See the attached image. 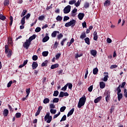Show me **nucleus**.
I'll return each instance as SVG.
<instances>
[{
    "label": "nucleus",
    "instance_id": "obj_1",
    "mask_svg": "<svg viewBox=\"0 0 127 127\" xmlns=\"http://www.w3.org/2000/svg\"><path fill=\"white\" fill-rule=\"evenodd\" d=\"M86 100H87V98L85 96L80 98L77 105L78 109H81V108H82V107L85 105V103H86Z\"/></svg>",
    "mask_w": 127,
    "mask_h": 127
},
{
    "label": "nucleus",
    "instance_id": "obj_2",
    "mask_svg": "<svg viewBox=\"0 0 127 127\" xmlns=\"http://www.w3.org/2000/svg\"><path fill=\"white\" fill-rule=\"evenodd\" d=\"M76 24V20L72 19L68 22L65 24L64 26L65 27H69L70 26H75Z\"/></svg>",
    "mask_w": 127,
    "mask_h": 127
},
{
    "label": "nucleus",
    "instance_id": "obj_3",
    "mask_svg": "<svg viewBox=\"0 0 127 127\" xmlns=\"http://www.w3.org/2000/svg\"><path fill=\"white\" fill-rule=\"evenodd\" d=\"M104 95L106 96V101L107 103H109L110 99H111V92H110V90H106L104 93Z\"/></svg>",
    "mask_w": 127,
    "mask_h": 127
},
{
    "label": "nucleus",
    "instance_id": "obj_4",
    "mask_svg": "<svg viewBox=\"0 0 127 127\" xmlns=\"http://www.w3.org/2000/svg\"><path fill=\"white\" fill-rule=\"evenodd\" d=\"M31 44V43L28 41V40H26V42H24V43L23 45V46L24 48H25L26 49H28L29 48V47L30 46Z\"/></svg>",
    "mask_w": 127,
    "mask_h": 127
},
{
    "label": "nucleus",
    "instance_id": "obj_5",
    "mask_svg": "<svg viewBox=\"0 0 127 127\" xmlns=\"http://www.w3.org/2000/svg\"><path fill=\"white\" fill-rule=\"evenodd\" d=\"M70 11H71V6L70 5H67L64 9V13H69Z\"/></svg>",
    "mask_w": 127,
    "mask_h": 127
},
{
    "label": "nucleus",
    "instance_id": "obj_6",
    "mask_svg": "<svg viewBox=\"0 0 127 127\" xmlns=\"http://www.w3.org/2000/svg\"><path fill=\"white\" fill-rule=\"evenodd\" d=\"M32 69L34 70L38 67V64L36 62H33L32 64Z\"/></svg>",
    "mask_w": 127,
    "mask_h": 127
},
{
    "label": "nucleus",
    "instance_id": "obj_7",
    "mask_svg": "<svg viewBox=\"0 0 127 127\" xmlns=\"http://www.w3.org/2000/svg\"><path fill=\"white\" fill-rule=\"evenodd\" d=\"M35 38H36V35L33 34L32 36H30L27 40L31 43V41L35 39Z\"/></svg>",
    "mask_w": 127,
    "mask_h": 127
},
{
    "label": "nucleus",
    "instance_id": "obj_8",
    "mask_svg": "<svg viewBox=\"0 0 127 127\" xmlns=\"http://www.w3.org/2000/svg\"><path fill=\"white\" fill-rule=\"evenodd\" d=\"M84 16H85V14L83 13H79L78 15V17L79 20H82V19L84 18Z\"/></svg>",
    "mask_w": 127,
    "mask_h": 127
},
{
    "label": "nucleus",
    "instance_id": "obj_9",
    "mask_svg": "<svg viewBox=\"0 0 127 127\" xmlns=\"http://www.w3.org/2000/svg\"><path fill=\"white\" fill-rule=\"evenodd\" d=\"M104 74H105L106 75L102 80L104 81V82H107V81H108V78H109V72H104Z\"/></svg>",
    "mask_w": 127,
    "mask_h": 127
},
{
    "label": "nucleus",
    "instance_id": "obj_10",
    "mask_svg": "<svg viewBox=\"0 0 127 127\" xmlns=\"http://www.w3.org/2000/svg\"><path fill=\"white\" fill-rule=\"evenodd\" d=\"M74 111H75V108H72L71 110L69 111L67 115V117H70V116H72L73 113H74Z\"/></svg>",
    "mask_w": 127,
    "mask_h": 127
},
{
    "label": "nucleus",
    "instance_id": "obj_11",
    "mask_svg": "<svg viewBox=\"0 0 127 127\" xmlns=\"http://www.w3.org/2000/svg\"><path fill=\"white\" fill-rule=\"evenodd\" d=\"M76 12H77V8H74L71 12V15L74 17L76 15Z\"/></svg>",
    "mask_w": 127,
    "mask_h": 127
},
{
    "label": "nucleus",
    "instance_id": "obj_12",
    "mask_svg": "<svg viewBox=\"0 0 127 127\" xmlns=\"http://www.w3.org/2000/svg\"><path fill=\"white\" fill-rule=\"evenodd\" d=\"M90 54L94 56V57H96V56H97V51L95 50H92L90 52Z\"/></svg>",
    "mask_w": 127,
    "mask_h": 127
},
{
    "label": "nucleus",
    "instance_id": "obj_13",
    "mask_svg": "<svg viewBox=\"0 0 127 127\" xmlns=\"http://www.w3.org/2000/svg\"><path fill=\"white\" fill-rule=\"evenodd\" d=\"M86 37H87V36L86 35V33L85 32H82L80 36V39H84V38H86Z\"/></svg>",
    "mask_w": 127,
    "mask_h": 127
},
{
    "label": "nucleus",
    "instance_id": "obj_14",
    "mask_svg": "<svg viewBox=\"0 0 127 127\" xmlns=\"http://www.w3.org/2000/svg\"><path fill=\"white\" fill-rule=\"evenodd\" d=\"M100 88L101 89H104L105 88V87H106V83H105V82H103V81H101L100 82Z\"/></svg>",
    "mask_w": 127,
    "mask_h": 127
},
{
    "label": "nucleus",
    "instance_id": "obj_15",
    "mask_svg": "<svg viewBox=\"0 0 127 127\" xmlns=\"http://www.w3.org/2000/svg\"><path fill=\"white\" fill-rule=\"evenodd\" d=\"M102 100V96H99L97 97L96 99L94 100V103L95 104H97V103H99L100 101Z\"/></svg>",
    "mask_w": 127,
    "mask_h": 127
},
{
    "label": "nucleus",
    "instance_id": "obj_16",
    "mask_svg": "<svg viewBox=\"0 0 127 127\" xmlns=\"http://www.w3.org/2000/svg\"><path fill=\"white\" fill-rule=\"evenodd\" d=\"M8 110L7 109H4L3 112V115L4 116V117H7L8 115Z\"/></svg>",
    "mask_w": 127,
    "mask_h": 127
},
{
    "label": "nucleus",
    "instance_id": "obj_17",
    "mask_svg": "<svg viewBox=\"0 0 127 127\" xmlns=\"http://www.w3.org/2000/svg\"><path fill=\"white\" fill-rule=\"evenodd\" d=\"M59 67V64H53L51 66V69H56V68H58Z\"/></svg>",
    "mask_w": 127,
    "mask_h": 127
},
{
    "label": "nucleus",
    "instance_id": "obj_18",
    "mask_svg": "<svg viewBox=\"0 0 127 127\" xmlns=\"http://www.w3.org/2000/svg\"><path fill=\"white\" fill-rule=\"evenodd\" d=\"M105 6H109V5H110V4H111V0H106L104 3Z\"/></svg>",
    "mask_w": 127,
    "mask_h": 127
},
{
    "label": "nucleus",
    "instance_id": "obj_19",
    "mask_svg": "<svg viewBox=\"0 0 127 127\" xmlns=\"http://www.w3.org/2000/svg\"><path fill=\"white\" fill-rule=\"evenodd\" d=\"M118 101L120 102L123 99V93H117Z\"/></svg>",
    "mask_w": 127,
    "mask_h": 127
},
{
    "label": "nucleus",
    "instance_id": "obj_20",
    "mask_svg": "<svg viewBox=\"0 0 127 127\" xmlns=\"http://www.w3.org/2000/svg\"><path fill=\"white\" fill-rule=\"evenodd\" d=\"M98 72H99V69H98V67H95L93 70V73L94 75H97L98 74Z\"/></svg>",
    "mask_w": 127,
    "mask_h": 127
},
{
    "label": "nucleus",
    "instance_id": "obj_21",
    "mask_svg": "<svg viewBox=\"0 0 127 127\" xmlns=\"http://www.w3.org/2000/svg\"><path fill=\"white\" fill-rule=\"evenodd\" d=\"M51 116H50V113H47L46 114V115L45 116V121L46 122L48 120V119H49Z\"/></svg>",
    "mask_w": 127,
    "mask_h": 127
},
{
    "label": "nucleus",
    "instance_id": "obj_22",
    "mask_svg": "<svg viewBox=\"0 0 127 127\" xmlns=\"http://www.w3.org/2000/svg\"><path fill=\"white\" fill-rule=\"evenodd\" d=\"M49 36H45L43 39V42L45 43V42H47L49 40Z\"/></svg>",
    "mask_w": 127,
    "mask_h": 127
},
{
    "label": "nucleus",
    "instance_id": "obj_23",
    "mask_svg": "<svg viewBox=\"0 0 127 127\" xmlns=\"http://www.w3.org/2000/svg\"><path fill=\"white\" fill-rule=\"evenodd\" d=\"M9 50H10V49H9V48H8V46L7 45H5V53H6V54H7Z\"/></svg>",
    "mask_w": 127,
    "mask_h": 127
},
{
    "label": "nucleus",
    "instance_id": "obj_24",
    "mask_svg": "<svg viewBox=\"0 0 127 127\" xmlns=\"http://www.w3.org/2000/svg\"><path fill=\"white\" fill-rule=\"evenodd\" d=\"M84 41L85 42V43H86V44H87L88 45H90V38L87 37L86 38L84 39Z\"/></svg>",
    "mask_w": 127,
    "mask_h": 127
},
{
    "label": "nucleus",
    "instance_id": "obj_25",
    "mask_svg": "<svg viewBox=\"0 0 127 127\" xmlns=\"http://www.w3.org/2000/svg\"><path fill=\"white\" fill-rule=\"evenodd\" d=\"M84 8H88L90 6V3L88 2H85L84 4Z\"/></svg>",
    "mask_w": 127,
    "mask_h": 127
},
{
    "label": "nucleus",
    "instance_id": "obj_26",
    "mask_svg": "<svg viewBox=\"0 0 127 127\" xmlns=\"http://www.w3.org/2000/svg\"><path fill=\"white\" fill-rule=\"evenodd\" d=\"M50 102V100H49V98H45L43 100L44 104H48Z\"/></svg>",
    "mask_w": 127,
    "mask_h": 127
},
{
    "label": "nucleus",
    "instance_id": "obj_27",
    "mask_svg": "<svg viewBox=\"0 0 127 127\" xmlns=\"http://www.w3.org/2000/svg\"><path fill=\"white\" fill-rule=\"evenodd\" d=\"M25 23V17H23V18H22L21 20V24H22V25H24Z\"/></svg>",
    "mask_w": 127,
    "mask_h": 127
},
{
    "label": "nucleus",
    "instance_id": "obj_28",
    "mask_svg": "<svg viewBox=\"0 0 127 127\" xmlns=\"http://www.w3.org/2000/svg\"><path fill=\"white\" fill-rule=\"evenodd\" d=\"M26 12H27V10L26 9L23 10V11L21 14V17H22V16H24V15L26 14Z\"/></svg>",
    "mask_w": 127,
    "mask_h": 127
},
{
    "label": "nucleus",
    "instance_id": "obj_29",
    "mask_svg": "<svg viewBox=\"0 0 127 127\" xmlns=\"http://www.w3.org/2000/svg\"><path fill=\"white\" fill-rule=\"evenodd\" d=\"M62 19H63V17H61L60 15H58L56 18V20L58 21H62Z\"/></svg>",
    "mask_w": 127,
    "mask_h": 127
},
{
    "label": "nucleus",
    "instance_id": "obj_30",
    "mask_svg": "<svg viewBox=\"0 0 127 127\" xmlns=\"http://www.w3.org/2000/svg\"><path fill=\"white\" fill-rule=\"evenodd\" d=\"M49 52L47 51H45L42 53V55L44 56V57H46L48 56Z\"/></svg>",
    "mask_w": 127,
    "mask_h": 127
},
{
    "label": "nucleus",
    "instance_id": "obj_31",
    "mask_svg": "<svg viewBox=\"0 0 127 127\" xmlns=\"http://www.w3.org/2000/svg\"><path fill=\"white\" fill-rule=\"evenodd\" d=\"M3 4L4 6H6V5H8V4H9V0H5L4 1Z\"/></svg>",
    "mask_w": 127,
    "mask_h": 127
},
{
    "label": "nucleus",
    "instance_id": "obj_32",
    "mask_svg": "<svg viewBox=\"0 0 127 127\" xmlns=\"http://www.w3.org/2000/svg\"><path fill=\"white\" fill-rule=\"evenodd\" d=\"M11 52H12L11 50H9V51L7 53V57H8V58H10V57H11V55H12Z\"/></svg>",
    "mask_w": 127,
    "mask_h": 127
},
{
    "label": "nucleus",
    "instance_id": "obj_33",
    "mask_svg": "<svg viewBox=\"0 0 127 127\" xmlns=\"http://www.w3.org/2000/svg\"><path fill=\"white\" fill-rule=\"evenodd\" d=\"M116 90L117 91V94L121 93V92H122V89H121V85H119L116 89Z\"/></svg>",
    "mask_w": 127,
    "mask_h": 127
},
{
    "label": "nucleus",
    "instance_id": "obj_34",
    "mask_svg": "<svg viewBox=\"0 0 127 127\" xmlns=\"http://www.w3.org/2000/svg\"><path fill=\"white\" fill-rule=\"evenodd\" d=\"M15 118H16L17 119H19V118H20V117H21V113H17L15 114Z\"/></svg>",
    "mask_w": 127,
    "mask_h": 127
},
{
    "label": "nucleus",
    "instance_id": "obj_35",
    "mask_svg": "<svg viewBox=\"0 0 127 127\" xmlns=\"http://www.w3.org/2000/svg\"><path fill=\"white\" fill-rule=\"evenodd\" d=\"M67 87H68V84H65L64 87L62 88V91L65 92L67 90Z\"/></svg>",
    "mask_w": 127,
    "mask_h": 127
},
{
    "label": "nucleus",
    "instance_id": "obj_36",
    "mask_svg": "<svg viewBox=\"0 0 127 127\" xmlns=\"http://www.w3.org/2000/svg\"><path fill=\"white\" fill-rule=\"evenodd\" d=\"M66 110V106H63L60 108V112L63 113Z\"/></svg>",
    "mask_w": 127,
    "mask_h": 127
},
{
    "label": "nucleus",
    "instance_id": "obj_37",
    "mask_svg": "<svg viewBox=\"0 0 127 127\" xmlns=\"http://www.w3.org/2000/svg\"><path fill=\"white\" fill-rule=\"evenodd\" d=\"M58 95H59V91H58V90L55 91L53 94L54 97H57Z\"/></svg>",
    "mask_w": 127,
    "mask_h": 127
},
{
    "label": "nucleus",
    "instance_id": "obj_38",
    "mask_svg": "<svg viewBox=\"0 0 127 127\" xmlns=\"http://www.w3.org/2000/svg\"><path fill=\"white\" fill-rule=\"evenodd\" d=\"M26 93L27 94V97H28V96H29V94H30V89L29 88L26 89Z\"/></svg>",
    "mask_w": 127,
    "mask_h": 127
},
{
    "label": "nucleus",
    "instance_id": "obj_39",
    "mask_svg": "<svg viewBox=\"0 0 127 127\" xmlns=\"http://www.w3.org/2000/svg\"><path fill=\"white\" fill-rule=\"evenodd\" d=\"M51 121H52V116H51L50 118H48L47 120L46 123H47V124H50V123H51Z\"/></svg>",
    "mask_w": 127,
    "mask_h": 127
},
{
    "label": "nucleus",
    "instance_id": "obj_40",
    "mask_svg": "<svg viewBox=\"0 0 127 127\" xmlns=\"http://www.w3.org/2000/svg\"><path fill=\"white\" fill-rule=\"evenodd\" d=\"M6 18V17H5L4 15H3L2 14H0V19H1V20H5Z\"/></svg>",
    "mask_w": 127,
    "mask_h": 127
},
{
    "label": "nucleus",
    "instance_id": "obj_41",
    "mask_svg": "<svg viewBox=\"0 0 127 127\" xmlns=\"http://www.w3.org/2000/svg\"><path fill=\"white\" fill-rule=\"evenodd\" d=\"M44 18H45V16H44V15H41L39 16L38 20L42 21L44 20Z\"/></svg>",
    "mask_w": 127,
    "mask_h": 127
},
{
    "label": "nucleus",
    "instance_id": "obj_42",
    "mask_svg": "<svg viewBox=\"0 0 127 127\" xmlns=\"http://www.w3.org/2000/svg\"><path fill=\"white\" fill-rule=\"evenodd\" d=\"M66 85L68 86V89H69V90H72V87H73V85L72 84V83H68L66 84Z\"/></svg>",
    "mask_w": 127,
    "mask_h": 127
},
{
    "label": "nucleus",
    "instance_id": "obj_43",
    "mask_svg": "<svg viewBox=\"0 0 127 127\" xmlns=\"http://www.w3.org/2000/svg\"><path fill=\"white\" fill-rule=\"evenodd\" d=\"M67 117L65 115H64L61 119L60 122H64V121H66Z\"/></svg>",
    "mask_w": 127,
    "mask_h": 127
},
{
    "label": "nucleus",
    "instance_id": "obj_44",
    "mask_svg": "<svg viewBox=\"0 0 127 127\" xmlns=\"http://www.w3.org/2000/svg\"><path fill=\"white\" fill-rule=\"evenodd\" d=\"M83 56V53H81L79 55V54L77 53L75 55V59L78 58L79 57H82Z\"/></svg>",
    "mask_w": 127,
    "mask_h": 127
},
{
    "label": "nucleus",
    "instance_id": "obj_45",
    "mask_svg": "<svg viewBox=\"0 0 127 127\" xmlns=\"http://www.w3.org/2000/svg\"><path fill=\"white\" fill-rule=\"evenodd\" d=\"M57 37L58 39H59V40H60V39H61V38L63 37V34L60 33V34L58 35Z\"/></svg>",
    "mask_w": 127,
    "mask_h": 127
},
{
    "label": "nucleus",
    "instance_id": "obj_46",
    "mask_svg": "<svg viewBox=\"0 0 127 127\" xmlns=\"http://www.w3.org/2000/svg\"><path fill=\"white\" fill-rule=\"evenodd\" d=\"M56 112H57L56 110H54V109H51V110H50L51 114H53V115H55V114H56Z\"/></svg>",
    "mask_w": 127,
    "mask_h": 127
},
{
    "label": "nucleus",
    "instance_id": "obj_47",
    "mask_svg": "<svg viewBox=\"0 0 127 127\" xmlns=\"http://www.w3.org/2000/svg\"><path fill=\"white\" fill-rule=\"evenodd\" d=\"M116 68H118V65L117 64H113L110 66V69H116Z\"/></svg>",
    "mask_w": 127,
    "mask_h": 127
},
{
    "label": "nucleus",
    "instance_id": "obj_48",
    "mask_svg": "<svg viewBox=\"0 0 127 127\" xmlns=\"http://www.w3.org/2000/svg\"><path fill=\"white\" fill-rule=\"evenodd\" d=\"M70 19V17L68 16H64V21H67V20H69Z\"/></svg>",
    "mask_w": 127,
    "mask_h": 127
},
{
    "label": "nucleus",
    "instance_id": "obj_49",
    "mask_svg": "<svg viewBox=\"0 0 127 127\" xmlns=\"http://www.w3.org/2000/svg\"><path fill=\"white\" fill-rule=\"evenodd\" d=\"M82 24L83 28H87V23L86 21H84Z\"/></svg>",
    "mask_w": 127,
    "mask_h": 127
},
{
    "label": "nucleus",
    "instance_id": "obj_50",
    "mask_svg": "<svg viewBox=\"0 0 127 127\" xmlns=\"http://www.w3.org/2000/svg\"><path fill=\"white\" fill-rule=\"evenodd\" d=\"M66 40H67L66 38H64V39L61 42V44L62 45V46H64V44L65 43V41H66Z\"/></svg>",
    "mask_w": 127,
    "mask_h": 127
},
{
    "label": "nucleus",
    "instance_id": "obj_51",
    "mask_svg": "<svg viewBox=\"0 0 127 127\" xmlns=\"http://www.w3.org/2000/svg\"><path fill=\"white\" fill-rule=\"evenodd\" d=\"M41 30V28L38 27L35 29V32L38 33V32H40Z\"/></svg>",
    "mask_w": 127,
    "mask_h": 127
},
{
    "label": "nucleus",
    "instance_id": "obj_52",
    "mask_svg": "<svg viewBox=\"0 0 127 127\" xmlns=\"http://www.w3.org/2000/svg\"><path fill=\"white\" fill-rule=\"evenodd\" d=\"M10 26H11V25H12V22H13V18L12 17V16H10Z\"/></svg>",
    "mask_w": 127,
    "mask_h": 127
},
{
    "label": "nucleus",
    "instance_id": "obj_53",
    "mask_svg": "<svg viewBox=\"0 0 127 127\" xmlns=\"http://www.w3.org/2000/svg\"><path fill=\"white\" fill-rule=\"evenodd\" d=\"M59 102V98H55L53 100V103H58Z\"/></svg>",
    "mask_w": 127,
    "mask_h": 127
},
{
    "label": "nucleus",
    "instance_id": "obj_54",
    "mask_svg": "<svg viewBox=\"0 0 127 127\" xmlns=\"http://www.w3.org/2000/svg\"><path fill=\"white\" fill-rule=\"evenodd\" d=\"M32 59H33V61H36V60H37V59H38V57H37V56H36V55H34L32 57Z\"/></svg>",
    "mask_w": 127,
    "mask_h": 127
},
{
    "label": "nucleus",
    "instance_id": "obj_55",
    "mask_svg": "<svg viewBox=\"0 0 127 127\" xmlns=\"http://www.w3.org/2000/svg\"><path fill=\"white\" fill-rule=\"evenodd\" d=\"M81 3V2H80V0H78L77 2H76L74 3V5L76 6V7H78L80 5V4Z\"/></svg>",
    "mask_w": 127,
    "mask_h": 127
},
{
    "label": "nucleus",
    "instance_id": "obj_56",
    "mask_svg": "<svg viewBox=\"0 0 127 127\" xmlns=\"http://www.w3.org/2000/svg\"><path fill=\"white\" fill-rule=\"evenodd\" d=\"M126 84H127L126 82H123L122 85L120 84L119 86H120L121 88H125V86H126Z\"/></svg>",
    "mask_w": 127,
    "mask_h": 127
},
{
    "label": "nucleus",
    "instance_id": "obj_57",
    "mask_svg": "<svg viewBox=\"0 0 127 127\" xmlns=\"http://www.w3.org/2000/svg\"><path fill=\"white\" fill-rule=\"evenodd\" d=\"M75 3H76V0H70L68 2L69 4H74Z\"/></svg>",
    "mask_w": 127,
    "mask_h": 127
},
{
    "label": "nucleus",
    "instance_id": "obj_58",
    "mask_svg": "<svg viewBox=\"0 0 127 127\" xmlns=\"http://www.w3.org/2000/svg\"><path fill=\"white\" fill-rule=\"evenodd\" d=\"M60 56H61V53L57 54L56 55V60H57L58 59H59V58H60Z\"/></svg>",
    "mask_w": 127,
    "mask_h": 127
},
{
    "label": "nucleus",
    "instance_id": "obj_59",
    "mask_svg": "<svg viewBox=\"0 0 127 127\" xmlns=\"http://www.w3.org/2000/svg\"><path fill=\"white\" fill-rule=\"evenodd\" d=\"M61 114V112H59L58 114H56L53 117V119H56V118H57L58 117H59V116H60V114Z\"/></svg>",
    "mask_w": 127,
    "mask_h": 127
},
{
    "label": "nucleus",
    "instance_id": "obj_60",
    "mask_svg": "<svg viewBox=\"0 0 127 127\" xmlns=\"http://www.w3.org/2000/svg\"><path fill=\"white\" fill-rule=\"evenodd\" d=\"M8 107L9 108L10 112H11V113H13V109H12V107L10 106V105L8 104Z\"/></svg>",
    "mask_w": 127,
    "mask_h": 127
},
{
    "label": "nucleus",
    "instance_id": "obj_61",
    "mask_svg": "<svg viewBox=\"0 0 127 127\" xmlns=\"http://www.w3.org/2000/svg\"><path fill=\"white\" fill-rule=\"evenodd\" d=\"M11 84H12V80H10L8 83L7 87V88H9V87H11Z\"/></svg>",
    "mask_w": 127,
    "mask_h": 127
},
{
    "label": "nucleus",
    "instance_id": "obj_62",
    "mask_svg": "<svg viewBox=\"0 0 127 127\" xmlns=\"http://www.w3.org/2000/svg\"><path fill=\"white\" fill-rule=\"evenodd\" d=\"M89 92H92L93 91V85H91L88 88Z\"/></svg>",
    "mask_w": 127,
    "mask_h": 127
},
{
    "label": "nucleus",
    "instance_id": "obj_63",
    "mask_svg": "<svg viewBox=\"0 0 127 127\" xmlns=\"http://www.w3.org/2000/svg\"><path fill=\"white\" fill-rule=\"evenodd\" d=\"M57 35V34H56V32L54 31L52 33V37H56V36Z\"/></svg>",
    "mask_w": 127,
    "mask_h": 127
},
{
    "label": "nucleus",
    "instance_id": "obj_64",
    "mask_svg": "<svg viewBox=\"0 0 127 127\" xmlns=\"http://www.w3.org/2000/svg\"><path fill=\"white\" fill-rule=\"evenodd\" d=\"M124 96L126 98H127V90L126 88L124 89Z\"/></svg>",
    "mask_w": 127,
    "mask_h": 127
}]
</instances>
